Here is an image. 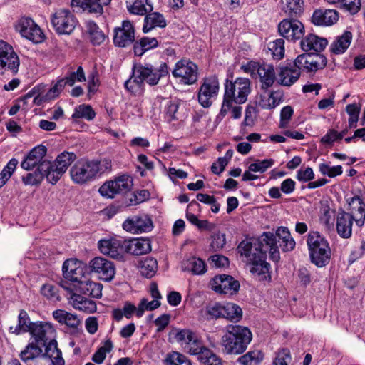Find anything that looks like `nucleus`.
<instances>
[{
	"label": "nucleus",
	"mask_w": 365,
	"mask_h": 365,
	"mask_svg": "<svg viewBox=\"0 0 365 365\" xmlns=\"http://www.w3.org/2000/svg\"><path fill=\"white\" fill-rule=\"evenodd\" d=\"M113 344L110 339L105 341L103 345L98 349L92 356V361L98 364H102L106 359V354L112 351Z\"/></svg>",
	"instance_id": "53"
},
{
	"label": "nucleus",
	"mask_w": 365,
	"mask_h": 365,
	"mask_svg": "<svg viewBox=\"0 0 365 365\" xmlns=\"http://www.w3.org/2000/svg\"><path fill=\"white\" fill-rule=\"evenodd\" d=\"M164 364L165 365H192L187 356L176 351L167 354Z\"/></svg>",
	"instance_id": "54"
},
{
	"label": "nucleus",
	"mask_w": 365,
	"mask_h": 365,
	"mask_svg": "<svg viewBox=\"0 0 365 365\" xmlns=\"http://www.w3.org/2000/svg\"><path fill=\"white\" fill-rule=\"evenodd\" d=\"M70 303L76 309L88 313L96 311V304L94 301L87 299L81 294H73L70 298Z\"/></svg>",
	"instance_id": "36"
},
{
	"label": "nucleus",
	"mask_w": 365,
	"mask_h": 365,
	"mask_svg": "<svg viewBox=\"0 0 365 365\" xmlns=\"http://www.w3.org/2000/svg\"><path fill=\"white\" fill-rule=\"evenodd\" d=\"M319 170L323 175H327L329 178H334L341 175L343 173L341 165L331 167L327 163H320Z\"/></svg>",
	"instance_id": "60"
},
{
	"label": "nucleus",
	"mask_w": 365,
	"mask_h": 365,
	"mask_svg": "<svg viewBox=\"0 0 365 365\" xmlns=\"http://www.w3.org/2000/svg\"><path fill=\"white\" fill-rule=\"evenodd\" d=\"M172 75L181 84L192 85L198 78V67L192 61L182 58L175 64Z\"/></svg>",
	"instance_id": "7"
},
{
	"label": "nucleus",
	"mask_w": 365,
	"mask_h": 365,
	"mask_svg": "<svg viewBox=\"0 0 365 365\" xmlns=\"http://www.w3.org/2000/svg\"><path fill=\"white\" fill-rule=\"evenodd\" d=\"M328 44L325 38L319 37L315 34H309L301 40V48L304 51L312 50L316 52L322 51Z\"/></svg>",
	"instance_id": "27"
},
{
	"label": "nucleus",
	"mask_w": 365,
	"mask_h": 365,
	"mask_svg": "<svg viewBox=\"0 0 365 365\" xmlns=\"http://www.w3.org/2000/svg\"><path fill=\"white\" fill-rule=\"evenodd\" d=\"M133 185L129 175H123L114 180L106 182L99 188L100 194L108 198H114L117 194H126Z\"/></svg>",
	"instance_id": "9"
},
{
	"label": "nucleus",
	"mask_w": 365,
	"mask_h": 365,
	"mask_svg": "<svg viewBox=\"0 0 365 365\" xmlns=\"http://www.w3.org/2000/svg\"><path fill=\"white\" fill-rule=\"evenodd\" d=\"M206 267L205 262L200 258L195 257H192L184 260L182 264V269L183 271L190 272L196 275L205 273L207 270Z\"/></svg>",
	"instance_id": "41"
},
{
	"label": "nucleus",
	"mask_w": 365,
	"mask_h": 365,
	"mask_svg": "<svg viewBox=\"0 0 365 365\" xmlns=\"http://www.w3.org/2000/svg\"><path fill=\"white\" fill-rule=\"evenodd\" d=\"M349 215L359 227H362L365 220V203L359 196H354L348 200Z\"/></svg>",
	"instance_id": "25"
},
{
	"label": "nucleus",
	"mask_w": 365,
	"mask_h": 365,
	"mask_svg": "<svg viewBox=\"0 0 365 365\" xmlns=\"http://www.w3.org/2000/svg\"><path fill=\"white\" fill-rule=\"evenodd\" d=\"M301 72L297 67L294 66H283L280 68L278 74V83L283 86H291L300 77Z\"/></svg>",
	"instance_id": "30"
},
{
	"label": "nucleus",
	"mask_w": 365,
	"mask_h": 365,
	"mask_svg": "<svg viewBox=\"0 0 365 365\" xmlns=\"http://www.w3.org/2000/svg\"><path fill=\"white\" fill-rule=\"evenodd\" d=\"M29 333L34 338L36 344L43 343L46 345L48 340L53 339L55 329L50 323L36 322L32 324Z\"/></svg>",
	"instance_id": "23"
},
{
	"label": "nucleus",
	"mask_w": 365,
	"mask_h": 365,
	"mask_svg": "<svg viewBox=\"0 0 365 365\" xmlns=\"http://www.w3.org/2000/svg\"><path fill=\"white\" fill-rule=\"evenodd\" d=\"M353 216L349 212L339 211L336 217V230L343 238H349L352 232Z\"/></svg>",
	"instance_id": "28"
},
{
	"label": "nucleus",
	"mask_w": 365,
	"mask_h": 365,
	"mask_svg": "<svg viewBox=\"0 0 365 365\" xmlns=\"http://www.w3.org/2000/svg\"><path fill=\"white\" fill-rule=\"evenodd\" d=\"M63 277L70 281L78 282L85 278L87 273L86 264L76 259H69L64 262L63 267Z\"/></svg>",
	"instance_id": "16"
},
{
	"label": "nucleus",
	"mask_w": 365,
	"mask_h": 365,
	"mask_svg": "<svg viewBox=\"0 0 365 365\" xmlns=\"http://www.w3.org/2000/svg\"><path fill=\"white\" fill-rule=\"evenodd\" d=\"M112 0H82L81 8L89 14L97 16L102 15L104 8L108 6Z\"/></svg>",
	"instance_id": "40"
},
{
	"label": "nucleus",
	"mask_w": 365,
	"mask_h": 365,
	"mask_svg": "<svg viewBox=\"0 0 365 365\" xmlns=\"http://www.w3.org/2000/svg\"><path fill=\"white\" fill-rule=\"evenodd\" d=\"M252 76L257 75L261 83V88L267 90L272 87L276 80L274 66L267 63L251 61L247 64Z\"/></svg>",
	"instance_id": "10"
},
{
	"label": "nucleus",
	"mask_w": 365,
	"mask_h": 365,
	"mask_svg": "<svg viewBox=\"0 0 365 365\" xmlns=\"http://www.w3.org/2000/svg\"><path fill=\"white\" fill-rule=\"evenodd\" d=\"M250 92V81L247 78H237L234 81H225L224 96L236 104L245 103Z\"/></svg>",
	"instance_id": "6"
},
{
	"label": "nucleus",
	"mask_w": 365,
	"mask_h": 365,
	"mask_svg": "<svg viewBox=\"0 0 365 365\" xmlns=\"http://www.w3.org/2000/svg\"><path fill=\"white\" fill-rule=\"evenodd\" d=\"M283 252L292 250L295 247V241L287 227H281L277 230V245Z\"/></svg>",
	"instance_id": "39"
},
{
	"label": "nucleus",
	"mask_w": 365,
	"mask_h": 365,
	"mask_svg": "<svg viewBox=\"0 0 365 365\" xmlns=\"http://www.w3.org/2000/svg\"><path fill=\"white\" fill-rule=\"evenodd\" d=\"M278 31L284 38L295 41L304 36V27L298 20L284 19L279 24Z\"/></svg>",
	"instance_id": "18"
},
{
	"label": "nucleus",
	"mask_w": 365,
	"mask_h": 365,
	"mask_svg": "<svg viewBox=\"0 0 365 365\" xmlns=\"http://www.w3.org/2000/svg\"><path fill=\"white\" fill-rule=\"evenodd\" d=\"M127 3L128 11L134 14L144 15L153 9L150 0H128Z\"/></svg>",
	"instance_id": "44"
},
{
	"label": "nucleus",
	"mask_w": 365,
	"mask_h": 365,
	"mask_svg": "<svg viewBox=\"0 0 365 365\" xmlns=\"http://www.w3.org/2000/svg\"><path fill=\"white\" fill-rule=\"evenodd\" d=\"M100 252L113 259H120L125 252V240L110 238L101 240L98 243Z\"/></svg>",
	"instance_id": "17"
},
{
	"label": "nucleus",
	"mask_w": 365,
	"mask_h": 365,
	"mask_svg": "<svg viewBox=\"0 0 365 365\" xmlns=\"http://www.w3.org/2000/svg\"><path fill=\"white\" fill-rule=\"evenodd\" d=\"M219 91V81L216 76H212L203 79L197 98L200 104L204 108L210 107L217 97Z\"/></svg>",
	"instance_id": "11"
},
{
	"label": "nucleus",
	"mask_w": 365,
	"mask_h": 365,
	"mask_svg": "<svg viewBox=\"0 0 365 365\" xmlns=\"http://www.w3.org/2000/svg\"><path fill=\"white\" fill-rule=\"evenodd\" d=\"M245 253L250 257L248 264L252 266L250 269V272L257 276L264 275V278H266V274H268L269 269V264L265 261L266 257H262L260 252L259 255H257V257H252V255Z\"/></svg>",
	"instance_id": "32"
},
{
	"label": "nucleus",
	"mask_w": 365,
	"mask_h": 365,
	"mask_svg": "<svg viewBox=\"0 0 365 365\" xmlns=\"http://www.w3.org/2000/svg\"><path fill=\"white\" fill-rule=\"evenodd\" d=\"M226 243L225 235L220 232L215 233L211 237L210 250L217 252L224 247Z\"/></svg>",
	"instance_id": "61"
},
{
	"label": "nucleus",
	"mask_w": 365,
	"mask_h": 365,
	"mask_svg": "<svg viewBox=\"0 0 365 365\" xmlns=\"http://www.w3.org/2000/svg\"><path fill=\"white\" fill-rule=\"evenodd\" d=\"M153 222L148 215H134L123 223V228L135 234L148 232L153 229Z\"/></svg>",
	"instance_id": "20"
},
{
	"label": "nucleus",
	"mask_w": 365,
	"mask_h": 365,
	"mask_svg": "<svg viewBox=\"0 0 365 365\" xmlns=\"http://www.w3.org/2000/svg\"><path fill=\"white\" fill-rule=\"evenodd\" d=\"M339 20V13L334 9H319L314 11L312 22L316 26H329Z\"/></svg>",
	"instance_id": "24"
},
{
	"label": "nucleus",
	"mask_w": 365,
	"mask_h": 365,
	"mask_svg": "<svg viewBox=\"0 0 365 365\" xmlns=\"http://www.w3.org/2000/svg\"><path fill=\"white\" fill-rule=\"evenodd\" d=\"M254 242L255 250L262 251L263 255L266 257L268 250H272V248L277 245V234L265 232L258 238H254Z\"/></svg>",
	"instance_id": "31"
},
{
	"label": "nucleus",
	"mask_w": 365,
	"mask_h": 365,
	"mask_svg": "<svg viewBox=\"0 0 365 365\" xmlns=\"http://www.w3.org/2000/svg\"><path fill=\"white\" fill-rule=\"evenodd\" d=\"M187 344L188 346V352L192 355H197V357L199 355H201L202 352H204V349H207L195 336L192 338V340Z\"/></svg>",
	"instance_id": "64"
},
{
	"label": "nucleus",
	"mask_w": 365,
	"mask_h": 365,
	"mask_svg": "<svg viewBox=\"0 0 365 365\" xmlns=\"http://www.w3.org/2000/svg\"><path fill=\"white\" fill-rule=\"evenodd\" d=\"M19 162L16 158H11L7 165L3 168L0 173V179L2 180V184H5L6 182L11 176L12 173L16 168Z\"/></svg>",
	"instance_id": "62"
},
{
	"label": "nucleus",
	"mask_w": 365,
	"mask_h": 365,
	"mask_svg": "<svg viewBox=\"0 0 365 365\" xmlns=\"http://www.w3.org/2000/svg\"><path fill=\"white\" fill-rule=\"evenodd\" d=\"M167 25L164 16L159 12H150L144 18L143 31L148 33L155 28H165Z\"/></svg>",
	"instance_id": "35"
},
{
	"label": "nucleus",
	"mask_w": 365,
	"mask_h": 365,
	"mask_svg": "<svg viewBox=\"0 0 365 365\" xmlns=\"http://www.w3.org/2000/svg\"><path fill=\"white\" fill-rule=\"evenodd\" d=\"M125 252L133 255H145L151 251L150 242L148 239L125 240Z\"/></svg>",
	"instance_id": "26"
},
{
	"label": "nucleus",
	"mask_w": 365,
	"mask_h": 365,
	"mask_svg": "<svg viewBox=\"0 0 365 365\" xmlns=\"http://www.w3.org/2000/svg\"><path fill=\"white\" fill-rule=\"evenodd\" d=\"M241 308L233 303H227L223 305L222 318L233 322H238L242 317Z\"/></svg>",
	"instance_id": "52"
},
{
	"label": "nucleus",
	"mask_w": 365,
	"mask_h": 365,
	"mask_svg": "<svg viewBox=\"0 0 365 365\" xmlns=\"http://www.w3.org/2000/svg\"><path fill=\"white\" fill-rule=\"evenodd\" d=\"M134 70V76L136 82L145 81L149 85H157L160 78L168 74V66L165 63H162L158 68H154L152 65L145 66L141 63L135 64L133 67Z\"/></svg>",
	"instance_id": "5"
},
{
	"label": "nucleus",
	"mask_w": 365,
	"mask_h": 365,
	"mask_svg": "<svg viewBox=\"0 0 365 365\" xmlns=\"http://www.w3.org/2000/svg\"><path fill=\"white\" fill-rule=\"evenodd\" d=\"M352 38V33L349 31H344L342 34L336 36L335 40L331 43L330 52L335 55L344 53L350 46Z\"/></svg>",
	"instance_id": "29"
},
{
	"label": "nucleus",
	"mask_w": 365,
	"mask_h": 365,
	"mask_svg": "<svg viewBox=\"0 0 365 365\" xmlns=\"http://www.w3.org/2000/svg\"><path fill=\"white\" fill-rule=\"evenodd\" d=\"M282 96L278 91H272L267 97L260 96L259 106L263 109L271 110L276 108L281 102Z\"/></svg>",
	"instance_id": "47"
},
{
	"label": "nucleus",
	"mask_w": 365,
	"mask_h": 365,
	"mask_svg": "<svg viewBox=\"0 0 365 365\" xmlns=\"http://www.w3.org/2000/svg\"><path fill=\"white\" fill-rule=\"evenodd\" d=\"M197 359L202 365H220L222 363L221 359L209 349H204Z\"/></svg>",
	"instance_id": "56"
},
{
	"label": "nucleus",
	"mask_w": 365,
	"mask_h": 365,
	"mask_svg": "<svg viewBox=\"0 0 365 365\" xmlns=\"http://www.w3.org/2000/svg\"><path fill=\"white\" fill-rule=\"evenodd\" d=\"M111 168V160L109 159L97 160L81 158L72 165L69 174L74 183L85 185L106 172H110Z\"/></svg>",
	"instance_id": "1"
},
{
	"label": "nucleus",
	"mask_w": 365,
	"mask_h": 365,
	"mask_svg": "<svg viewBox=\"0 0 365 365\" xmlns=\"http://www.w3.org/2000/svg\"><path fill=\"white\" fill-rule=\"evenodd\" d=\"M52 315L58 323L72 329H76L81 324V320L76 314L63 309H56L53 312Z\"/></svg>",
	"instance_id": "33"
},
{
	"label": "nucleus",
	"mask_w": 365,
	"mask_h": 365,
	"mask_svg": "<svg viewBox=\"0 0 365 365\" xmlns=\"http://www.w3.org/2000/svg\"><path fill=\"white\" fill-rule=\"evenodd\" d=\"M254 238L250 239V240H244L240 242L239 245L237 250L238 252L240 253L241 256H243L246 262L249 263V258L248 255H247L246 253L250 254V255H252V257H257V255H259V252L262 254V257H264L262 254V252L258 250H255V245L254 246Z\"/></svg>",
	"instance_id": "48"
},
{
	"label": "nucleus",
	"mask_w": 365,
	"mask_h": 365,
	"mask_svg": "<svg viewBox=\"0 0 365 365\" xmlns=\"http://www.w3.org/2000/svg\"><path fill=\"white\" fill-rule=\"evenodd\" d=\"M159 41L156 38L145 36L136 41L133 44V52L135 56H141L147 51L156 48Z\"/></svg>",
	"instance_id": "42"
},
{
	"label": "nucleus",
	"mask_w": 365,
	"mask_h": 365,
	"mask_svg": "<svg viewBox=\"0 0 365 365\" xmlns=\"http://www.w3.org/2000/svg\"><path fill=\"white\" fill-rule=\"evenodd\" d=\"M41 294L48 300L52 302H58L60 300L58 289L51 284H45L41 287Z\"/></svg>",
	"instance_id": "58"
},
{
	"label": "nucleus",
	"mask_w": 365,
	"mask_h": 365,
	"mask_svg": "<svg viewBox=\"0 0 365 365\" xmlns=\"http://www.w3.org/2000/svg\"><path fill=\"white\" fill-rule=\"evenodd\" d=\"M311 262L318 267L329 264L331 257V249L327 240L319 232L311 231L307 236Z\"/></svg>",
	"instance_id": "3"
},
{
	"label": "nucleus",
	"mask_w": 365,
	"mask_h": 365,
	"mask_svg": "<svg viewBox=\"0 0 365 365\" xmlns=\"http://www.w3.org/2000/svg\"><path fill=\"white\" fill-rule=\"evenodd\" d=\"M47 153L46 146L39 145L32 148L24 158L21 167L25 170H32L40 167V165L46 160L44 159Z\"/></svg>",
	"instance_id": "22"
},
{
	"label": "nucleus",
	"mask_w": 365,
	"mask_h": 365,
	"mask_svg": "<svg viewBox=\"0 0 365 365\" xmlns=\"http://www.w3.org/2000/svg\"><path fill=\"white\" fill-rule=\"evenodd\" d=\"M66 85L72 86L76 81L83 82L86 81V76L83 69L81 66H79L76 71H73L69 73L68 76L63 78Z\"/></svg>",
	"instance_id": "59"
},
{
	"label": "nucleus",
	"mask_w": 365,
	"mask_h": 365,
	"mask_svg": "<svg viewBox=\"0 0 365 365\" xmlns=\"http://www.w3.org/2000/svg\"><path fill=\"white\" fill-rule=\"evenodd\" d=\"M34 322L30 321V318L27 312L21 309L18 316V324L16 327H10L9 330L11 333L16 335L21 333L29 332L31 325Z\"/></svg>",
	"instance_id": "45"
},
{
	"label": "nucleus",
	"mask_w": 365,
	"mask_h": 365,
	"mask_svg": "<svg viewBox=\"0 0 365 365\" xmlns=\"http://www.w3.org/2000/svg\"><path fill=\"white\" fill-rule=\"evenodd\" d=\"M211 288L217 293L235 294L240 289V282L228 274L215 276L210 282Z\"/></svg>",
	"instance_id": "14"
},
{
	"label": "nucleus",
	"mask_w": 365,
	"mask_h": 365,
	"mask_svg": "<svg viewBox=\"0 0 365 365\" xmlns=\"http://www.w3.org/2000/svg\"><path fill=\"white\" fill-rule=\"evenodd\" d=\"M42 353L41 348L38 345V344H35L34 342L29 343L26 348L21 351L20 358L24 361H29L30 360H33L38 356H39Z\"/></svg>",
	"instance_id": "51"
},
{
	"label": "nucleus",
	"mask_w": 365,
	"mask_h": 365,
	"mask_svg": "<svg viewBox=\"0 0 365 365\" xmlns=\"http://www.w3.org/2000/svg\"><path fill=\"white\" fill-rule=\"evenodd\" d=\"M51 24L57 34L69 35L76 28L77 20L69 10L61 9L52 15Z\"/></svg>",
	"instance_id": "8"
},
{
	"label": "nucleus",
	"mask_w": 365,
	"mask_h": 365,
	"mask_svg": "<svg viewBox=\"0 0 365 365\" xmlns=\"http://www.w3.org/2000/svg\"><path fill=\"white\" fill-rule=\"evenodd\" d=\"M269 49L272 52L273 58L281 59L284 55V41L282 38L277 39L269 43Z\"/></svg>",
	"instance_id": "57"
},
{
	"label": "nucleus",
	"mask_w": 365,
	"mask_h": 365,
	"mask_svg": "<svg viewBox=\"0 0 365 365\" xmlns=\"http://www.w3.org/2000/svg\"><path fill=\"white\" fill-rule=\"evenodd\" d=\"M45 164V162L41 163L40 167H37L34 171L23 176V182L26 185L34 186L40 185L44 178L47 180V175L49 171L48 168H44Z\"/></svg>",
	"instance_id": "34"
},
{
	"label": "nucleus",
	"mask_w": 365,
	"mask_h": 365,
	"mask_svg": "<svg viewBox=\"0 0 365 365\" xmlns=\"http://www.w3.org/2000/svg\"><path fill=\"white\" fill-rule=\"evenodd\" d=\"M326 57L319 53H303L299 55L294 60V66L307 72H316L323 69L327 65Z\"/></svg>",
	"instance_id": "12"
},
{
	"label": "nucleus",
	"mask_w": 365,
	"mask_h": 365,
	"mask_svg": "<svg viewBox=\"0 0 365 365\" xmlns=\"http://www.w3.org/2000/svg\"><path fill=\"white\" fill-rule=\"evenodd\" d=\"M102 289L101 284L91 280L83 279L78 284V289L81 293L93 298L98 299L101 297Z\"/></svg>",
	"instance_id": "38"
},
{
	"label": "nucleus",
	"mask_w": 365,
	"mask_h": 365,
	"mask_svg": "<svg viewBox=\"0 0 365 365\" xmlns=\"http://www.w3.org/2000/svg\"><path fill=\"white\" fill-rule=\"evenodd\" d=\"M264 354L260 349H253L247 351L237 359L240 365H261Z\"/></svg>",
	"instance_id": "43"
},
{
	"label": "nucleus",
	"mask_w": 365,
	"mask_h": 365,
	"mask_svg": "<svg viewBox=\"0 0 365 365\" xmlns=\"http://www.w3.org/2000/svg\"><path fill=\"white\" fill-rule=\"evenodd\" d=\"M96 113L91 106L81 104L75 108L74 113L71 117L75 120L79 118L92 120L94 119Z\"/></svg>",
	"instance_id": "50"
},
{
	"label": "nucleus",
	"mask_w": 365,
	"mask_h": 365,
	"mask_svg": "<svg viewBox=\"0 0 365 365\" xmlns=\"http://www.w3.org/2000/svg\"><path fill=\"white\" fill-rule=\"evenodd\" d=\"M274 161L272 159L257 160L249 165L250 171L264 173L269 168L272 167Z\"/></svg>",
	"instance_id": "63"
},
{
	"label": "nucleus",
	"mask_w": 365,
	"mask_h": 365,
	"mask_svg": "<svg viewBox=\"0 0 365 365\" xmlns=\"http://www.w3.org/2000/svg\"><path fill=\"white\" fill-rule=\"evenodd\" d=\"M139 271L142 276L152 278L157 272L158 262L153 257H147L139 262Z\"/></svg>",
	"instance_id": "46"
},
{
	"label": "nucleus",
	"mask_w": 365,
	"mask_h": 365,
	"mask_svg": "<svg viewBox=\"0 0 365 365\" xmlns=\"http://www.w3.org/2000/svg\"><path fill=\"white\" fill-rule=\"evenodd\" d=\"M20 34L29 41L38 43L43 41L44 36L40 27L31 18H21L16 25Z\"/></svg>",
	"instance_id": "13"
},
{
	"label": "nucleus",
	"mask_w": 365,
	"mask_h": 365,
	"mask_svg": "<svg viewBox=\"0 0 365 365\" xmlns=\"http://www.w3.org/2000/svg\"><path fill=\"white\" fill-rule=\"evenodd\" d=\"M135 41V29L129 21H123L121 27L114 30L113 43L116 46L124 48Z\"/></svg>",
	"instance_id": "21"
},
{
	"label": "nucleus",
	"mask_w": 365,
	"mask_h": 365,
	"mask_svg": "<svg viewBox=\"0 0 365 365\" xmlns=\"http://www.w3.org/2000/svg\"><path fill=\"white\" fill-rule=\"evenodd\" d=\"M284 12L290 17H298L304 11L303 0H285Z\"/></svg>",
	"instance_id": "49"
},
{
	"label": "nucleus",
	"mask_w": 365,
	"mask_h": 365,
	"mask_svg": "<svg viewBox=\"0 0 365 365\" xmlns=\"http://www.w3.org/2000/svg\"><path fill=\"white\" fill-rule=\"evenodd\" d=\"M76 159V155L74 153L63 151L58 154L53 161L46 160L44 168H48L49 171L47 182L56 185Z\"/></svg>",
	"instance_id": "4"
},
{
	"label": "nucleus",
	"mask_w": 365,
	"mask_h": 365,
	"mask_svg": "<svg viewBox=\"0 0 365 365\" xmlns=\"http://www.w3.org/2000/svg\"><path fill=\"white\" fill-rule=\"evenodd\" d=\"M89 267L92 272L97 274L99 279L106 281H111L115 274V268L113 263L101 257H96L89 262Z\"/></svg>",
	"instance_id": "15"
},
{
	"label": "nucleus",
	"mask_w": 365,
	"mask_h": 365,
	"mask_svg": "<svg viewBox=\"0 0 365 365\" xmlns=\"http://www.w3.org/2000/svg\"><path fill=\"white\" fill-rule=\"evenodd\" d=\"M44 346L45 353L43 356L51 361L52 365L65 364V361L62 357V353L58 348L57 341L55 339H51L50 341Z\"/></svg>",
	"instance_id": "37"
},
{
	"label": "nucleus",
	"mask_w": 365,
	"mask_h": 365,
	"mask_svg": "<svg viewBox=\"0 0 365 365\" xmlns=\"http://www.w3.org/2000/svg\"><path fill=\"white\" fill-rule=\"evenodd\" d=\"M233 155V150H228L224 157L218 158L217 160L212 163L211 166V170L214 174H220L225 168L228 161L232 158Z\"/></svg>",
	"instance_id": "55"
},
{
	"label": "nucleus",
	"mask_w": 365,
	"mask_h": 365,
	"mask_svg": "<svg viewBox=\"0 0 365 365\" xmlns=\"http://www.w3.org/2000/svg\"><path fill=\"white\" fill-rule=\"evenodd\" d=\"M20 65L17 54L11 46L6 42L0 41V68L7 67L14 74L17 73Z\"/></svg>",
	"instance_id": "19"
},
{
	"label": "nucleus",
	"mask_w": 365,
	"mask_h": 365,
	"mask_svg": "<svg viewBox=\"0 0 365 365\" xmlns=\"http://www.w3.org/2000/svg\"><path fill=\"white\" fill-rule=\"evenodd\" d=\"M252 339L250 330L240 325H231L222 337L221 345L226 354L238 355L245 352Z\"/></svg>",
	"instance_id": "2"
}]
</instances>
